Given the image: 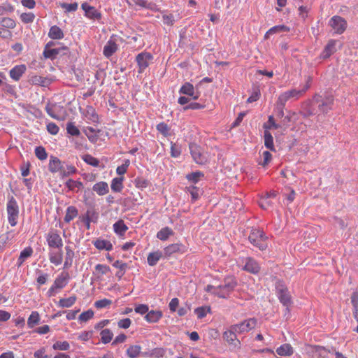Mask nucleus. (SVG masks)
Masks as SVG:
<instances>
[{"label": "nucleus", "instance_id": "30", "mask_svg": "<svg viewBox=\"0 0 358 358\" xmlns=\"http://www.w3.org/2000/svg\"><path fill=\"white\" fill-rule=\"evenodd\" d=\"M123 177L115 178L111 181V189L115 192H120L123 189Z\"/></svg>", "mask_w": 358, "mask_h": 358}, {"label": "nucleus", "instance_id": "49", "mask_svg": "<svg viewBox=\"0 0 358 358\" xmlns=\"http://www.w3.org/2000/svg\"><path fill=\"white\" fill-rule=\"evenodd\" d=\"M20 18L25 24L31 23L35 19V15L33 13H24L20 15Z\"/></svg>", "mask_w": 358, "mask_h": 358}, {"label": "nucleus", "instance_id": "13", "mask_svg": "<svg viewBox=\"0 0 358 358\" xmlns=\"http://www.w3.org/2000/svg\"><path fill=\"white\" fill-rule=\"evenodd\" d=\"M47 241L50 250L59 249L63 245L61 237L55 232H50L48 234Z\"/></svg>", "mask_w": 358, "mask_h": 358}, {"label": "nucleus", "instance_id": "27", "mask_svg": "<svg viewBox=\"0 0 358 358\" xmlns=\"http://www.w3.org/2000/svg\"><path fill=\"white\" fill-rule=\"evenodd\" d=\"M182 245L179 243L171 244L164 249V255L166 257H170L171 255L176 252H181Z\"/></svg>", "mask_w": 358, "mask_h": 358}, {"label": "nucleus", "instance_id": "26", "mask_svg": "<svg viewBox=\"0 0 358 358\" xmlns=\"http://www.w3.org/2000/svg\"><path fill=\"white\" fill-rule=\"evenodd\" d=\"M336 41L331 40L325 46L324 50L322 52V58L330 57L336 51Z\"/></svg>", "mask_w": 358, "mask_h": 358}, {"label": "nucleus", "instance_id": "41", "mask_svg": "<svg viewBox=\"0 0 358 358\" xmlns=\"http://www.w3.org/2000/svg\"><path fill=\"white\" fill-rule=\"evenodd\" d=\"M65 250H66V257H65L64 267L68 268L72 264V260H73V257L74 256V252L68 246L65 248Z\"/></svg>", "mask_w": 358, "mask_h": 358}, {"label": "nucleus", "instance_id": "9", "mask_svg": "<svg viewBox=\"0 0 358 358\" xmlns=\"http://www.w3.org/2000/svg\"><path fill=\"white\" fill-rule=\"evenodd\" d=\"M153 59L152 55L147 52L139 53L136 61L138 66V73H142L150 65V62Z\"/></svg>", "mask_w": 358, "mask_h": 358}, {"label": "nucleus", "instance_id": "57", "mask_svg": "<svg viewBox=\"0 0 358 358\" xmlns=\"http://www.w3.org/2000/svg\"><path fill=\"white\" fill-rule=\"evenodd\" d=\"M187 191L191 194L193 201H196L199 197V190L195 186H189L187 187Z\"/></svg>", "mask_w": 358, "mask_h": 358}, {"label": "nucleus", "instance_id": "20", "mask_svg": "<svg viewBox=\"0 0 358 358\" xmlns=\"http://www.w3.org/2000/svg\"><path fill=\"white\" fill-rule=\"evenodd\" d=\"M279 299L280 302L285 306H287L286 310L289 311L288 306L291 304V296L289 294V292L286 287H282V289L279 290Z\"/></svg>", "mask_w": 358, "mask_h": 358}, {"label": "nucleus", "instance_id": "42", "mask_svg": "<svg viewBox=\"0 0 358 358\" xmlns=\"http://www.w3.org/2000/svg\"><path fill=\"white\" fill-rule=\"evenodd\" d=\"M351 303L354 307V316L358 317V289L351 296Z\"/></svg>", "mask_w": 358, "mask_h": 358}, {"label": "nucleus", "instance_id": "47", "mask_svg": "<svg viewBox=\"0 0 358 358\" xmlns=\"http://www.w3.org/2000/svg\"><path fill=\"white\" fill-rule=\"evenodd\" d=\"M65 185L69 190H74L76 188L80 189L83 187V183L81 182L76 181L73 179H69Z\"/></svg>", "mask_w": 358, "mask_h": 358}, {"label": "nucleus", "instance_id": "8", "mask_svg": "<svg viewBox=\"0 0 358 358\" xmlns=\"http://www.w3.org/2000/svg\"><path fill=\"white\" fill-rule=\"evenodd\" d=\"M329 25L334 30L335 33L341 34L347 28V22L341 16L335 15L329 20Z\"/></svg>", "mask_w": 358, "mask_h": 358}, {"label": "nucleus", "instance_id": "15", "mask_svg": "<svg viewBox=\"0 0 358 358\" xmlns=\"http://www.w3.org/2000/svg\"><path fill=\"white\" fill-rule=\"evenodd\" d=\"M232 328L229 331H227L223 334L224 339L235 348H241V342L236 337V333Z\"/></svg>", "mask_w": 358, "mask_h": 358}, {"label": "nucleus", "instance_id": "19", "mask_svg": "<svg viewBox=\"0 0 358 358\" xmlns=\"http://www.w3.org/2000/svg\"><path fill=\"white\" fill-rule=\"evenodd\" d=\"M63 259L61 248L53 249L50 251V261L51 263L57 266L62 264Z\"/></svg>", "mask_w": 358, "mask_h": 358}, {"label": "nucleus", "instance_id": "10", "mask_svg": "<svg viewBox=\"0 0 358 358\" xmlns=\"http://www.w3.org/2000/svg\"><path fill=\"white\" fill-rule=\"evenodd\" d=\"M45 110L47 113L52 118L63 120L64 117L63 113L64 112V109L62 106L57 104H48L45 107Z\"/></svg>", "mask_w": 358, "mask_h": 358}, {"label": "nucleus", "instance_id": "36", "mask_svg": "<svg viewBox=\"0 0 358 358\" xmlns=\"http://www.w3.org/2000/svg\"><path fill=\"white\" fill-rule=\"evenodd\" d=\"M288 30H289V29L285 25L274 26V27H271V29H269L266 32V34L264 35V38H268L270 35L274 34L275 33L282 32V31H287Z\"/></svg>", "mask_w": 358, "mask_h": 358}, {"label": "nucleus", "instance_id": "23", "mask_svg": "<svg viewBox=\"0 0 358 358\" xmlns=\"http://www.w3.org/2000/svg\"><path fill=\"white\" fill-rule=\"evenodd\" d=\"M180 93L190 96L193 99H197L199 96L194 95V87L192 84L185 83L180 88Z\"/></svg>", "mask_w": 358, "mask_h": 358}, {"label": "nucleus", "instance_id": "35", "mask_svg": "<svg viewBox=\"0 0 358 358\" xmlns=\"http://www.w3.org/2000/svg\"><path fill=\"white\" fill-rule=\"evenodd\" d=\"M162 257V253L159 251L150 253L147 259L148 264L152 266L156 265Z\"/></svg>", "mask_w": 358, "mask_h": 358}, {"label": "nucleus", "instance_id": "33", "mask_svg": "<svg viewBox=\"0 0 358 358\" xmlns=\"http://www.w3.org/2000/svg\"><path fill=\"white\" fill-rule=\"evenodd\" d=\"M85 116L89 121L95 123L99 122V116L95 110L91 106L87 107L85 113Z\"/></svg>", "mask_w": 358, "mask_h": 358}, {"label": "nucleus", "instance_id": "14", "mask_svg": "<svg viewBox=\"0 0 358 358\" xmlns=\"http://www.w3.org/2000/svg\"><path fill=\"white\" fill-rule=\"evenodd\" d=\"M63 169L62 161L58 157L51 155L48 164L49 171L52 173H59L62 176Z\"/></svg>", "mask_w": 358, "mask_h": 358}, {"label": "nucleus", "instance_id": "34", "mask_svg": "<svg viewBox=\"0 0 358 358\" xmlns=\"http://www.w3.org/2000/svg\"><path fill=\"white\" fill-rule=\"evenodd\" d=\"M162 316L161 311L151 310L147 313L145 318L148 322H156Z\"/></svg>", "mask_w": 358, "mask_h": 358}, {"label": "nucleus", "instance_id": "5", "mask_svg": "<svg viewBox=\"0 0 358 358\" xmlns=\"http://www.w3.org/2000/svg\"><path fill=\"white\" fill-rule=\"evenodd\" d=\"M316 101L318 103L319 111L323 114H326L332 110L334 98L332 95H327L324 97L318 96L316 98Z\"/></svg>", "mask_w": 358, "mask_h": 358}, {"label": "nucleus", "instance_id": "54", "mask_svg": "<svg viewBox=\"0 0 358 358\" xmlns=\"http://www.w3.org/2000/svg\"><path fill=\"white\" fill-rule=\"evenodd\" d=\"M203 176V174L200 171L193 172L187 176V179L194 183H196L199 179Z\"/></svg>", "mask_w": 358, "mask_h": 358}, {"label": "nucleus", "instance_id": "43", "mask_svg": "<svg viewBox=\"0 0 358 358\" xmlns=\"http://www.w3.org/2000/svg\"><path fill=\"white\" fill-rule=\"evenodd\" d=\"M101 340L103 343H109L113 336V334L108 329H105L102 330L100 333Z\"/></svg>", "mask_w": 358, "mask_h": 358}, {"label": "nucleus", "instance_id": "61", "mask_svg": "<svg viewBox=\"0 0 358 358\" xmlns=\"http://www.w3.org/2000/svg\"><path fill=\"white\" fill-rule=\"evenodd\" d=\"M47 130L52 135H57L59 133V127L54 122H49L47 124Z\"/></svg>", "mask_w": 358, "mask_h": 358}, {"label": "nucleus", "instance_id": "60", "mask_svg": "<svg viewBox=\"0 0 358 358\" xmlns=\"http://www.w3.org/2000/svg\"><path fill=\"white\" fill-rule=\"evenodd\" d=\"M111 303H112L111 300L107 299H103L96 301L94 303V306L96 308L100 309V308L107 307V306H110Z\"/></svg>", "mask_w": 358, "mask_h": 358}, {"label": "nucleus", "instance_id": "2", "mask_svg": "<svg viewBox=\"0 0 358 358\" xmlns=\"http://www.w3.org/2000/svg\"><path fill=\"white\" fill-rule=\"evenodd\" d=\"M237 282L233 277H227L224 280V284L217 286L218 290L214 291L213 294L220 297L225 299L231 292Z\"/></svg>", "mask_w": 358, "mask_h": 358}, {"label": "nucleus", "instance_id": "18", "mask_svg": "<svg viewBox=\"0 0 358 358\" xmlns=\"http://www.w3.org/2000/svg\"><path fill=\"white\" fill-rule=\"evenodd\" d=\"M27 68L24 64L17 65L10 71V76L15 81H18L22 76L24 73Z\"/></svg>", "mask_w": 358, "mask_h": 358}, {"label": "nucleus", "instance_id": "25", "mask_svg": "<svg viewBox=\"0 0 358 358\" xmlns=\"http://www.w3.org/2000/svg\"><path fill=\"white\" fill-rule=\"evenodd\" d=\"M276 352L280 356H291L294 353V349L290 344L286 343L278 348Z\"/></svg>", "mask_w": 358, "mask_h": 358}, {"label": "nucleus", "instance_id": "46", "mask_svg": "<svg viewBox=\"0 0 358 358\" xmlns=\"http://www.w3.org/2000/svg\"><path fill=\"white\" fill-rule=\"evenodd\" d=\"M67 133L71 136H78L80 134V130L73 122H69L66 125Z\"/></svg>", "mask_w": 358, "mask_h": 358}, {"label": "nucleus", "instance_id": "24", "mask_svg": "<svg viewBox=\"0 0 358 358\" xmlns=\"http://www.w3.org/2000/svg\"><path fill=\"white\" fill-rule=\"evenodd\" d=\"M29 83L31 85L45 87L48 85L49 80L45 77L34 75L30 77V78L29 79Z\"/></svg>", "mask_w": 358, "mask_h": 358}, {"label": "nucleus", "instance_id": "39", "mask_svg": "<svg viewBox=\"0 0 358 358\" xmlns=\"http://www.w3.org/2000/svg\"><path fill=\"white\" fill-rule=\"evenodd\" d=\"M0 24L5 28L10 29H13L16 27L15 21L10 17L0 18Z\"/></svg>", "mask_w": 358, "mask_h": 358}, {"label": "nucleus", "instance_id": "21", "mask_svg": "<svg viewBox=\"0 0 358 358\" xmlns=\"http://www.w3.org/2000/svg\"><path fill=\"white\" fill-rule=\"evenodd\" d=\"M92 189L99 196L105 195L109 191L108 183L103 181L95 183L92 187Z\"/></svg>", "mask_w": 358, "mask_h": 358}, {"label": "nucleus", "instance_id": "38", "mask_svg": "<svg viewBox=\"0 0 358 358\" xmlns=\"http://www.w3.org/2000/svg\"><path fill=\"white\" fill-rule=\"evenodd\" d=\"M82 159L87 163V164L93 166V167H98L99 166V160L93 157L91 155L86 154L82 156Z\"/></svg>", "mask_w": 358, "mask_h": 358}, {"label": "nucleus", "instance_id": "29", "mask_svg": "<svg viewBox=\"0 0 358 358\" xmlns=\"http://www.w3.org/2000/svg\"><path fill=\"white\" fill-rule=\"evenodd\" d=\"M264 139L265 147L269 149L271 151L275 152V148L274 146L273 138L269 131H264Z\"/></svg>", "mask_w": 358, "mask_h": 358}, {"label": "nucleus", "instance_id": "52", "mask_svg": "<svg viewBox=\"0 0 358 358\" xmlns=\"http://www.w3.org/2000/svg\"><path fill=\"white\" fill-rule=\"evenodd\" d=\"M35 155L40 160H45L48 157L46 150L42 146H38L35 148Z\"/></svg>", "mask_w": 358, "mask_h": 358}, {"label": "nucleus", "instance_id": "64", "mask_svg": "<svg viewBox=\"0 0 358 358\" xmlns=\"http://www.w3.org/2000/svg\"><path fill=\"white\" fill-rule=\"evenodd\" d=\"M66 285V278L65 277H59L57 278L54 282V285L56 289H61L64 287Z\"/></svg>", "mask_w": 358, "mask_h": 358}, {"label": "nucleus", "instance_id": "3", "mask_svg": "<svg viewBox=\"0 0 358 358\" xmlns=\"http://www.w3.org/2000/svg\"><path fill=\"white\" fill-rule=\"evenodd\" d=\"M189 150L194 161L198 164H205L208 162V156L200 146L195 143L189 144Z\"/></svg>", "mask_w": 358, "mask_h": 358}, {"label": "nucleus", "instance_id": "53", "mask_svg": "<svg viewBox=\"0 0 358 358\" xmlns=\"http://www.w3.org/2000/svg\"><path fill=\"white\" fill-rule=\"evenodd\" d=\"M210 311L209 306H201L195 309L194 312L197 315L199 318H203L206 315L207 313Z\"/></svg>", "mask_w": 358, "mask_h": 358}, {"label": "nucleus", "instance_id": "31", "mask_svg": "<svg viewBox=\"0 0 358 358\" xmlns=\"http://www.w3.org/2000/svg\"><path fill=\"white\" fill-rule=\"evenodd\" d=\"M78 215V212L77 208L75 206H69L66 211V215L64 217V221L66 222H69L73 220L75 217H76Z\"/></svg>", "mask_w": 358, "mask_h": 358}, {"label": "nucleus", "instance_id": "48", "mask_svg": "<svg viewBox=\"0 0 358 358\" xmlns=\"http://www.w3.org/2000/svg\"><path fill=\"white\" fill-rule=\"evenodd\" d=\"M130 165V160L129 159H125L124 161V163L118 166L116 169V173L120 176H123L125 174L127 171L128 167Z\"/></svg>", "mask_w": 358, "mask_h": 358}, {"label": "nucleus", "instance_id": "63", "mask_svg": "<svg viewBox=\"0 0 358 358\" xmlns=\"http://www.w3.org/2000/svg\"><path fill=\"white\" fill-rule=\"evenodd\" d=\"M260 97V91L259 89H256L252 94L248 98V103H252L257 101Z\"/></svg>", "mask_w": 358, "mask_h": 358}, {"label": "nucleus", "instance_id": "12", "mask_svg": "<svg viewBox=\"0 0 358 358\" xmlns=\"http://www.w3.org/2000/svg\"><path fill=\"white\" fill-rule=\"evenodd\" d=\"M54 45H55V43L52 42V41L48 42L46 44V45L44 48L43 52V55L45 58L54 59L56 58L57 55L60 53L62 50H67V47H66V46H62V48H52V49L49 48L50 47H51Z\"/></svg>", "mask_w": 358, "mask_h": 358}, {"label": "nucleus", "instance_id": "7", "mask_svg": "<svg viewBox=\"0 0 358 358\" xmlns=\"http://www.w3.org/2000/svg\"><path fill=\"white\" fill-rule=\"evenodd\" d=\"M120 41V38L116 35H113L110 37L106 44L103 47V55L109 58L118 49V42Z\"/></svg>", "mask_w": 358, "mask_h": 358}, {"label": "nucleus", "instance_id": "32", "mask_svg": "<svg viewBox=\"0 0 358 358\" xmlns=\"http://www.w3.org/2000/svg\"><path fill=\"white\" fill-rule=\"evenodd\" d=\"M94 246L99 250H111L113 245L110 241L106 240L97 239L94 241Z\"/></svg>", "mask_w": 358, "mask_h": 358}, {"label": "nucleus", "instance_id": "28", "mask_svg": "<svg viewBox=\"0 0 358 358\" xmlns=\"http://www.w3.org/2000/svg\"><path fill=\"white\" fill-rule=\"evenodd\" d=\"M272 159V155L269 151H263L258 160V164L266 168Z\"/></svg>", "mask_w": 358, "mask_h": 358}, {"label": "nucleus", "instance_id": "16", "mask_svg": "<svg viewBox=\"0 0 358 358\" xmlns=\"http://www.w3.org/2000/svg\"><path fill=\"white\" fill-rule=\"evenodd\" d=\"M81 8L85 10V15L93 20H99L101 17V14L94 7L89 5L87 3H83Z\"/></svg>", "mask_w": 358, "mask_h": 358}, {"label": "nucleus", "instance_id": "51", "mask_svg": "<svg viewBox=\"0 0 358 358\" xmlns=\"http://www.w3.org/2000/svg\"><path fill=\"white\" fill-rule=\"evenodd\" d=\"M157 129L164 136H168L170 135V128L167 125V124L164 122H160L159 124H158L157 125Z\"/></svg>", "mask_w": 358, "mask_h": 358}, {"label": "nucleus", "instance_id": "40", "mask_svg": "<svg viewBox=\"0 0 358 358\" xmlns=\"http://www.w3.org/2000/svg\"><path fill=\"white\" fill-rule=\"evenodd\" d=\"M40 316L38 312L34 311L28 318L27 324L29 328L34 327L39 322Z\"/></svg>", "mask_w": 358, "mask_h": 358}, {"label": "nucleus", "instance_id": "62", "mask_svg": "<svg viewBox=\"0 0 358 358\" xmlns=\"http://www.w3.org/2000/svg\"><path fill=\"white\" fill-rule=\"evenodd\" d=\"M94 315V312L92 310H88L81 313L79 316V320L82 322H87L91 319Z\"/></svg>", "mask_w": 358, "mask_h": 358}, {"label": "nucleus", "instance_id": "4", "mask_svg": "<svg viewBox=\"0 0 358 358\" xmlns=\"http://www.w3.org/2000/svg\"><path fill=\"white\" fill-rule=\"evenodd\" d=\"M249 240L253 245L260 250H264L267 247L265 243L264 234L260 230H253L249 236Z\"/></svg>", "mask_w": 358, "mask_h": 358}, {"label": "nucleus", "instance_id": "6", "mask_svg": "<svg viewBox=\"0 0 358 358\" xmlns=\"http://www.w3.org/2000/svg\"><path fill=\"white\" fill-rule=\"evenodd\" d=\"M8 218L10 224H17L19 214L18 205L13 196L7 203Z\"/></svg>", "mask_w": 358, "mask_h": 358}, {"label": "nucleus", "instance_id": "1", "mask_svg": "<svg viewBox=\"0 0 358 358\" xmlns=\"http://www.w3.org/2000/svg\"><path fill=\"white\" fill-rule=\"evenodd\" d=\"M310 82H311L310 77H308L306 83L301 90L292 89V90L286 91V92L280 94L279 95L278 101H277L278 104L284 106L285 105L286 102L287 101H289V99H299L310 88Z\"/></svg>", "mask_w": 358, "mask_h": 358}, {"label": "nucleus", "instance_id": "56", "mask_svg": "<svg viewBox=\"0 0 358 358\" xmlns=\"http://www.w3.org/2000/svg\"><path fill=\"white\" fill-rule=\"evenodd\" d=\"M32 249L31 248H27L24 250H22L20 253L19 257V264L21 265L24 259L29 257H30L32 254Z\"/></svg>", "mask_w": 358, "mask_h": 358}, {"label": "nucleus", "instance_id": "55", "mask_svg": "<svg viewBox=\"0 0 358 358\" xmlns=\"http://www.w3.org/2000/svg\"><path fill=\"white\" fill-rule=\"evenodd\" d=\"M98 217L97 213L94 209L88 210L86 213V221L87 224L95 222Z\"/></svg>", "mask_w": 358, "mask_h": 358}, {"label": "nucleus", "instance_id": "59", "mask_svg": "<svg viewBox=\"0 0 358 358\" xmlns=\"http://www.w3.org/2000/svg\"><path fill=\"white\" fill-rule=\"evenodd\" d=\"M69 343L66 341L60 342L57 341L55 343H54L52 348L55 350H67L69 349Z\"/></svg>", "mask_w": 358, "mask_h": 358}, {"label": "nucleus", "instance_id": "44", "mask_svg": "<svg viewBox=\"0 0 358 358\" xmlns=\"http://www.w3.org/2000/svg\"><path fill=\"white\" fill-rule=\"evenodd\" d=\"M141 348L139 345H131L127 350V354L130 358L137 357L141 352Z\"/></svg>", "mask_w": 358, "mask_h": 358}, {"label": "nucleus", "instance_id": "22", "mask_svg": "<svg viewBox=\"0 0 358 358\" xmlns=\"http://www.w3.org/2000/svg\"><path fill=\"white\" fill-rule=\"evenodd\" d=\"M48 36L54 40L62 39L64 36L63 31L57 25L52 26L48 32Z\"/></svg>", "mask_w": 358, "mask_h": 358}, {"label": "nucleus", "instance_id": "11", "mask_svg": "<svg viewBox=\"0 0 358 358\" xmlns=\"http://www.w3.org/2000/svg\"><path fill=\"white\" fill-rule=\"evenodd\" d=\"M257 322V321L255 318H250L248 320H245L244 322L240 324L232 326V329L235 331H237V333L248 331L256 327Z\"/></svg>", "mask_w": 358, "mask_h": 358}, {"label": "nucleus", "instance_id": "50", "mask_svg": "<svg viewBox=\"0 0 358 358\" xmlns=\"http://www.w3.org/2000/svg\"><path fill=\"white\" fill-rule=\"evenodd\" d=\"M76 296H71L66 299H60L59 304L61 307L69 308L71 307L76 302Z\"/></svg>", "mask_w": 358, "mask_h": 358}, {"label": "nucleus", "instance_id": "17", "mask_svg": "<svg viewBox=\"0 0 358 358\" xmlns=\"http://www.w3.org/2000/svg\"><path fill=\"white\" fill-rule=\"evenodd\" d=\"M243 269L252 274H257L260 271V266L255 259L250 257H247L245 259V264Z\"/></svg>", "mask_w": 358, "mask_h": 358}, {"label": "nucleus", "instance_id": "37", "mask_svg": "<svg viewBox=\"0 0 358 358\" xmlns=\"http://www.w3.org/2000/svg\"><path fill=\"white\" fill-rule=\"evenodd\" d=\"M173 235V231L170 228L166 227L162 229L157 234V237L162 240L165 241L168 239L171 236Z\"/></svg>", "mask_w": 358, "mask_h": 358}, {"label": "nucleus", "instance_id": "58", "mask_svg": "<svg viewBox=\"0 0 358 358\" xmlns=\"http://www.w3.org/2000/svg\"><path fill=\"white\" fill-rule=\"evenodd\" d=\"M265 130L268 131L272 129H278L280 127L279 124H275L274 118L272 115L268 117V122L264 126Z\"/></svg>", "mask_w": 358, "mask_h": 358}, {"label": "nucleus", "instance_id": "45", "mask_svg": "<svg viewBox=\"0 0 358 358\" xmlns=\"http://www.w3.org/2000/svg\"><path fill=\"white\" fill-rule=\"evenodd\" d=\"M273 203V201L271 199H268V197H267L266 195L262 196L259 201V206L264 210L268 209L270 207L272 206Z\"/></svg>", "mask_w": 358, "mask_h": 358}]
</instances>
